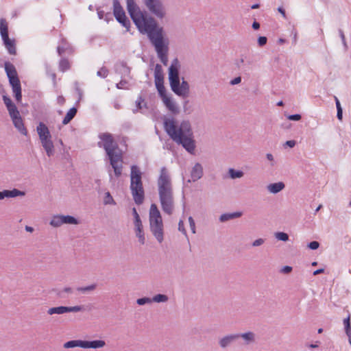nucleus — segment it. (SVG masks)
Instances as JSON below:
<instances>
[{"instance_id":"6ab92c4d","label":"nucleus","mask_w":351,"mask_h":351,"mask_svg":"<svg viewBox=\"0 0 351 351\" xmlns=\"http://www.w3.org/2000/svg\"><path fill=\"white\" fill-rule=\"evenodd\" d=\"M237 336H238V339H243L245 345L253 343L256 340V335L252 331H248L243 333H237Z\"/></svg>"},{"instance_id":"37998d69","label":"nucleus","mask_w":351,"mask_h":351,"mask_svg":"<svg viewBox=\"0 0 351 351\" xmlns=\"http://www.w3.org/2000/svg\"><path fill=\"white\" fill-rule=\"evenodd\" d=\"M119 23H121L124 27L126 28L127 31H129L130 27V20L125 16V17L117 21Z\"/></svg>"},{"instance_id":"680f3d73","label":"nucleus","mask_w":351,"mask_h":351,"mask_svg":"<svg viewBox=\"0 0 351 351\" xmlns=\"http://www.w3.org/2000/svg\"><path fill=\"white\" fill-rule=\"evenodd\" d=\"M241 77L240 76H239V77H237L232 79L230 82V84L231 85H236V84H239V83H241Z\"/></svg>"},{"instance_id":"69168bd1","label":"nucleus","mask_w":351,"mask_h":351,"mask_svg":"<svg viewBox=\"0 0 351 351\" xmlns=\"http://www.w3.org/2000/svg\"><path fill=\"white\" fill-rule=\"evenodd\" d=\"M15 99L17 102H21L22 99V93L21 90L19 92L14 93Z\"/></svg>"},{"instance_id":"c9c22d12","label":"nucleus","mask_w":351,"mask_h":351,"mask_svg":"<svg viewBox=\"0 0 351 351\" xmlns=\"http://www.w3.org/2000/svg\"><path fill=\"white\" fill-rule=\"evenodd\" d=\"M10 84L12 86L13 93L21 90V82L19 78H16L14 80L10 81Z\"/></svg>"},{"instance_id":"cd10ccee","label":"nucleus","mask_w":351,"mask_h":351,"mask_svg":"<svg viewBox=\"0 0 351 351\" xmlns=\"http://www.w3.org/2000/svg\"><path fill=\"white\" fill-rule=\"evenodd\" d=\"M84 340H71L64 344L65 348H73L80 347L83 348Z\"/></svg>"},{"instance_id":"3c124183","label":"nucleus","mask_w":351,"mask_h":351,"mask_svg":"<svg viewBox=\"0 0 351 351\" xmlns=\"http://www.w3.org/2000/svg\"><path fill=\"white\" fill-rule=\"evenodd\" d=\"M319 247V243L316 241H311L308 243V247L311 250H317Z\"/></svg>"},{"instance_id":"6e6552de","label":"nucleus","mask_w":351,"mask_h":351,"mask_svg":"<svg viewBox=\"0 0 351 351\" xmlns=\"http://www.w3.org/2000/svg\"><path fill=\"white\" fill-rule=\"evenodd\" d=\"M36 132L47 155L51 157L54 154V145L48 127L44 123L40 122L36 127Z\"/></svg>"},{"instance_id":"9b49d317","label":"nucleus","mask_w":351,"mask_h":351,"mask_svg":"<svg viewBox=\"0 0 351 351\" xmlns=\"http://www.w3.org/2000/svg\"><path fill=\"white\" fill-rule=\"evenodd\" d=\"M149 226L163 224L160 213L155 204H152L149 210Z\"/></svg>"},{"instance_id":"de8ad7c7","label":"nucleus","mask_w":351,"mask_h":351,"mask_svg":"<svg viewBox=\"0 0 351 351\" xmlns=\"http://www.w3.org/2000/svg\"><path fill=\"white\" fill-rule=\"evenodd\" d=\"M83 309L82 306H66V313L80 312Z\"/></svg>"},{"instance_id":"603ef678","label":"nucleus","mask_w":351,"mask_h":351,"mask_svg":"<svg viewBox=\"0 0 351 351\" xmlns=\"http://www.w3.org/2000/svg\"><path fill=\"white\" fill-rule=\"evenodd\" d=\"M302 116L300 114H290L287 117V119L291 121H300Z\"/></svg>"},{"instance_id":"6e6d98bb","label":"nucleus","mask_w":351,"mask_h":351,"mask_svg":"<svg viewBox=\"0 0 351 351\" xmlns=\"http://www.w3.org/2000/svg\"><path fill=\"white\" fill-rule=\"evenodd\" d=\"M267 38L265 36H259L258 38V44L260 47H263L266 45Z\"/></svg>"},{"instance_id":"39448f33","label":"nucleus","mask_w":351,"mask_h":351,"mask_svg":"<svg viewBox=\"0 0 351 351\" xmlns=\"http://www.w3.org/2000/svg\"><path fill=\"white\" fill-rule=\"evenodd\" d=\"M180 64L178 58L172 60L168 69V79L171 90L178 96L186 98L190 92V86L188 82L182 78L180 79Z\"/></svg>"},{"instance_id":"aec40b11","label":"nucleus","mask_w":351,"mask_h":351,"mask_svg":"<svg viewBox=\"0 0 351 351\" xmlns=\"http://www.w3.org/2000/svg\"><path fill=\"white\" fill-rule=\"evenodd\" d=\"M113 12L117 21L125 17V12L121 7L119 0H113Z\"/></svg>"},{"instance_id":"e2e57ef3","label":"nucleus","mask_w":351,"mask_h":351,"mask_svg":"<svg viewBox=\"0 0 351 351\" xmlns=\"http://www.w3.org/2000/svg\"><path fill=\"white\" fill-rule=\"evenodd\" d=\"M295 144H296L295 141L290 140V141H287L285 142V143L284 144V146H287V147L292 148L295 145Z\"/></svg>"},{"instance_id":"c85d7f7f","label":"nucleus","mask_w":351,"mask_h":351,"mask_svg":"<svg viewBox=\"0 0 351 351\" xmlns=\"http://www.w3.org/2000/svg\"><path fill=\"white\" fill-rule=\"evenodd\" d=\"M47 313L49 315H53V314H64L66 313V306H60L56 307H52L47 310Z\"/></svg>"},{"instance_id":"423d86ee","label":"nucleus","mask_w":351,"mask_h":351,"mask_svg":"<svg viewBox=\"0 0 351 351\" xmlns=\"http://www.w3.org/2000/svg\"><path fill=\"white\" fill-rule=\"evenodd\" d=\"M130 189L134 202L137 205L142 204L145 199V191L142 182V172L136 165L131 166Z\"/></svg>"},{"instance_id":"1a4fd4ad","label":"nucleus","mask_w":351,"mask_h":351,"mask_svg":"<svg viewBox=\"0 0 351 351\" xmlns=\"http://www.w3.org/2000/svg\"><path fill=\"white\" fill-rule=\"evenodd\" d=\"M0 34L6 49L10 55H16V49L15 41L9 38L8 26L5 19H0Z\"/></svg>"},{"instance_id":"412c9836","label":"nucleus","mask_w":351,"mask_h":351,"mask_svg":"<svg viewBox=\"0 0 351 351\" xmlns=\"http://www.w3.org/2000/svg\"><path fill=\"white\" fill-rule=\"evenodd\" d=\"M135 226L136 236L138 239V241L141 244H144L145 242V234L143 231V226L142 221L134 222Z\"/></svg>"},{"instance_id":"864d4df0","label":"nucleus","mask_w":351,"mask_h":351,"mask_svg":"<svg viewBox=\"0 0 351 351\" xmlns=\"http://www.w3.org/2000/svg\"><path fill=\"white\" fill-rule=\"evenodd\" d=\"M143 101V99L141 97H139L138 98V99L136 101V109L135 110H133V112L134 113H136L138 110H140L142 108V106H141V103Z\"/></svg>"},{"instance_id":"dca6fc26","label":"nucleus","mask_w":351,"mask_h":351,"mask_svg":"<svg viewBox=\"0 0 351 351\" xmlns=\"http://www.w3.org/2000/svg\"><path fill=\"white\" fill-rule=\"evenodd\" d=\"M106 346V342L104 340L97 339L93 341L84 340L83 348L88 349H98L101 348Z\"/></svg>"},{"instance_id":"ddd939ff","label":"nucleus","mask_w":351,"mask_h":351,"mask_svg":"<svg viewBox=\"0 0 351 351\" xmlns=\"http://www.w3.org/2000/svg\"><path fill=\"white\" fill-rule=\"evenodd\" d=\"M238 339L237 333L227 335L219 340V346L224 349L232 345L235 341Z\"/></svg>"},{"instance_id":"5701e85b","label":"nucleus","mask_w":351,"mask_h":351,"mask_svg":"<svg viewBox=\"0 0 351 351\" xmlns=\"http://www.w3.org/2000/svg\"><path fill=\"white\" fill-rule=\"evenodd\" d=\"M154 81L155 84L164 83V74L162 66L156 64L154 69Z\"/></svg>"},{"instance_id":"bf43d9fd","label":"nucleus","mask_w":351,"mask_h":351,"mask_svg":"<svg viewBox=\"0 0 351 351\" xmlns=\"http://www.w3.org/2000/svg\"><path fill=\"white\" fill-rule=\"evenodd\" d=\"M132 215H133V216L134 217V222H138V221H141V218L139 217V215L138 214L137 210H136V209L135 208H132Z\"/></svg>"},{"instance_id":"4c0bfd02","label":"nucleus","mask_w":351,"mask_h":351,"mask_svg":"<svg viewBox=\"0 0 351 351\" xmlns=\"http://www.w3.org/2000/svg\"><path fill=\"white\" fill-rule=\"evenodd\" d=\"M156 86V88L158 92V94L160 95V97L163 99L165 98V97H167V93H166V89H165V87L164 86V83H160V84H155Z\"/></svg>"},{"instance_id":"f3484780","label":"nucleus","mask_w":351,"mask_h":351,"mask_svg":"<svg viewBox=\"0 0 351 351\" xmlns=\"http://www.w3.org/2000/svg\"><path fill=\"white\" fill-rule=\"evenodd\" d=\"M150 230L154 237L159 243H162L164 240L163 224L162 226H151Z\"/></svg>"},{"instance_id":"a18cd8bd","label":"nucleus","mask_w":351,"mask_h":351,"mask_svg":"<svg viewBox=\"0 0 351 351\" xmlns=\"http://www.w3.org/2000/svg\"><path fill=\"white\" fill-rule=\"evenodd\" d=\"M136 303L141 306L145 305L146 304H150V303H152V298H147V297L141 298L137 299Z\"/></svg>"},{"instance_id":"338daca9","label":"nucleus","mask_w":351,"mask_h":351,"mask_svg":"<svg viewBox=\"0 0 351 351\" xmlns=\"http://www.w3.org/2000/svg\"><path fill=\"white\" fill-rule=\"evenodd\" d=\"M58 104L62 106L65 103V99L63 96H58L57 98Z\"/></svg>"},{"instance_id":"5fc2aeb1","label":"nucleus","mask_w":351,"mask_h":351,"mask_svg":"<svg viewBox=\"0 0 351 351\" xmlns=\"http://www.w3.org/2000/svg\"><path fill=\"white\" fill-rule=\"evenodd\" d=\"M189 226H190L191 232L193 234H195V221L192 217H189Z\"/></svg>"},{"instance_id":"0e129e2a","label":"nucleus","mask_w":351,"mask_h":351,"mask_svg":"<svg viewBox=\"0 0 351 351\" xmlns=\"http://www.w3.org/2000/svg\"><path fill=\"white\" fill-rule=\"evenodd\" d=\"M292 271V267L290 266H284L281 269V272L283 274H289Z\"/></svg>"},{"instance_id":"a19ab883","label":"nucleus","mask_w":351,"mask_h":351,"mask_svg":"<svg viewBox=\"0 0 351 351\" xmlns=\"http://www.w3.org/2000/svg\"><path fill=\"white\" fill-rule=\"evenodd\" d=\"M275 237L282 241H287L289 240L288 234L283 232H277L275 233Z\"/></svg>"},{"instance_id":"7ed1b4c3","label":"nucleus","mask_w":351,"mask_h":351,"mask_svg":"<svg viewBox=\"0 0 351 351\" xmlns=\"http://www.w3.org/2000/svg\"><path fill=\"white\" fill-rule=\"evenodd\" d=\"M98 137L101 141L98 142L97 145L104 149L110 165L114 170V175L119 178L122 173L123 169L121 151L111 134L108 132L100 133Z\"/></svg>"},{"instance_id":"4be33fe9","label":"nucleus","mask_w":351,"mask_h":351,"mask_svg":"<svg viewBox=\"0 0 351 351\" xmlns=\"http://www.w3.org/2000/svg\"><path fill=\"white\" fill-rule=\"evenodd\" d=\"M12 120L14 127L19 130V132L22 134L27 136L28 134L27 130L24 125L21 116L18 117L16 119H12Z\"/></svg>"},{"instance_id":"2eb2a0df","label":"nucleus","mask_w":351,"mask_h":351,"mask_svg":"<svg viewBox=\"0 0 351 351\" xmlns=\"http://www.w3.org/2000/svg\"><path fill=\"white\" fill-rule=\"evenodd\" d=\"M4 69L9 79V82L14 80L16 78H19L16 68L12 63L10 62H5L4 64Z\"/></svg>"},{"instance_id":"c756f323","label":"nucleus","mask_w":351,"mask_h":351,"mask_svg":"<svg viewBox=\"0 0 351 351\" xmlns=\"http://www.w3.org/2000/svg\"><path fill=\"white\" fill-rule=\"evenodd\" d=\"M49 224L55 228H58L61 226L63 224L62 219V215H56L52 217Z\"/></svg>"},{"instance_id":"2f4dec72","label":"nucleus","mask_w":351,"mask_h":351,"mask_svg":"<svg viewBox=\"0 0 351 351\" xmlns=\"http://www.w3.org/2000/svg\"><path fill=\"white\" fill-rule=\"evenodd\" d=\"M228 174L230 178L236 179L243 177L244 173L241 170H235L234 169L230 168L228 170Z\"/></svg>"},{"instance_id":"774afa93","label":"nucleus","mask_w":351,"mask_h":351,"mask_svg":"<svg viewBox=\"0 0 351 351\" xmlns=\"http://www.w3.org/2000/svg\"><path fill=\"white\" fill-rule=\"evenodd\" d=\"M278 11L282 14V16L284 19H287V14H286L285 10L282 7H279L278 8Z\"/></svg>"},{"instance_id":"20e7f679","label":"nucleus","mask_w":351,"mask_h":351,"mask_svg":"<svg viewBox=\"0 0 351 351\" xmlns=\"http://www.w3.org/2000/svg\"><path fill=\"white\" fill-rule=\"evenodd\" d=\"M157 184L162 209L164 213L170 215L174 208L173 187L170 175L165 167L160 169Z\"/></svg>"},{"instance_id":"f704fd0d","label":"nucleus","mask_w":351,"mask_h":351,"mask_svg":"<svg viewBox=\"0 0 351 351\" xmlns=\"http://www.w3.org/2000/svg\"><path fill=\"white\" fill-rule=\"evenodd\" d=\"M168 299L169 298L167 295L160 293V294H157V295H154L152 298V302H157V303L166 302L168 300Z\"/></svg>"},{"instance_id":"b1692460","label":"nucleus","mask_w":351,"mask_h":351,"mask_svg":"<svg viewBox=\"0 0 351 351\" xmlns=\"http://www.w3.org/2000/svg\"><path fill=\"white\" fill-rule=\"evenodd\" d=\"M285 187V185L282 182H278L268 184L267 186V189L269 193L276 194L284 189Z\"/></svg>"},{"instance_id":"72a5a7b5","label":"nucleus","mask_w":351,"mask_h":351,"mask_svg":"<svg viewBox=\"0 0 351 351\" xmlns=\"http://www.w3.org/2000/svg\"><path fill=\"white\" fill-rule=\"evenodd\" d=\"M70 68V63L66 58H62L59 62L60 71L64 72Z\"/></svg>"},{"instance_id":"7c9ffc66","label":"nucleus","mask_w":351,"mask_h":351,"mask_svg":"<svg viewBox=\"0 0 351 351\" xmlns=\"http://www.w3.org/2000/svg\"><path fill=\"white\" fill-rule=\"evenodd\" d=\"M62 219L63 224H78V220L73 216L71 215H62Z\"/></svg>"},{"instance_id":"393cba45","label":"nucleus","mask_w":351,"mask_h":351,"mask_svg":"<svg viewBox=\"0 0 351 351\" xmlns=\"http://www.w3.org/2000/svg\"><path fill=\"white\" fill-rule=\"evenodd\" d=\"M116 69L122 76H128L130 73V68L128 66L127 63L122 61L117 64Z\"/></svg>"},{"instance_id":"e433bc0d","label":"nucleus","mask_w":351,"mask_h":351,"mask_svg":"<svg viewBox=\"0 0 351 351\" xmlns=\"http://www.w3.org/2000/svg\"><path fill=\"white\" fill-rule=\"evenodd\" d=\"M8 112H9V114L11 117V119H16V117H20L21 114L19 113V111L18 110L16 105H13L12 107H10L8 108H7Z\"/></svg>"},{"instance_id":"a211bd4d","label":"nucleus","mask_w":351,"mask_h":351,"mask_svg":"<svg viewBox=\"0 0 351 351\" xmlns=\"http://www.w3.org/2000/svg\"><path fill=\"white\" fill-rule=\"evenodd\" d=\"M162 99L165 106L169 111H171L173 114H175L179 113V108L175 101L171 97L167 96Z\"/></svg>"},{"instance_id":"49530a36","label":"nucleus","mask_w":351,"mask_h":351,"mask_svg":"<svg viewBox=\"0 0 351 351\" xmlns=\"http://www.w3.org/2000/svg\"><path fill=\"white\" fill-rule=\"evenodd\" d=\"M97 76L105 78L108 75V70L105 67H101L97 73Z\"/></svg>"},{"instance_id":"f8f14e48","label":"nucleus","mask_w":351,"mask_h":351,"mask_svg":"<svg viewBox=\"0 0 351 351\" xmlns=\"http://www.w3.org/2000/svg\"><path fill=\"white\" fill-rule=\"evenodd\" d=\"M203 167L199 162L195 164L191 171V180H189V182H196L203 176Z\"/></svg>"},{"instance_id":"f257e3e1","label":"nucleus","mask_w":351,"mask_h":351,"mask_svg":"<svg viewBox=\"0 0 351 351\" xmlns=\"http://www.w3.org/2000/svg\"><path fill=\"white\" fill-rule=\"evenodd\" d=\"M164 129L174 142L181 145L189 153L193 154L195 141L189 121L184 120L178 125L174 119H165Z\"/></svg>"},{"instance_id":"09e8293b","label":"nucleus","mask_w":351,"mask_h":351,"mask_svg":"<svg viewBox=\"0 0 351 351\" xmlns=\"http://www.w3.org/2000/svg\"><path fill=\"white\" fill-rule=\"evenodd\" d=\"M3 102L6 106L7 108H10V107H12L13 105H15L12 101L11 100V99L6 96V95H3Z\"/></svg>"},{"instance_id":"13d9d810","label":"nucleus","mask_w":351,"mask_h":351,"mask_svg":"<svg viewBox=\"0 0 351 351\" xmlns=\"http://www.w3.org/2000/svg\"><path fill=\"white\" fill-rule=\"evenodd\" d=\"M339 36H340L341 39L342 40L343 45L345 49H346L348 48V46H347V43H346V38H345L344 33H343V32L341 29H339Z\"/></svg>"},{"instance_id":"bb28decb","label":"nucleus","mask_w":351,"mask_h":351,"mask_svg":"<svg viewBox=\"0 0 351 351\" xmlns=\"http://www.w3.org/2000/svg\"><path fill=\"white\" fill-rule=\"evenodd\" d=\"M77 112V109L75 107H73L69 109V110L66 112V116L62 120V124L66 125L68 124L76 115Z\"/></svg>"},{"instance_id":"052dcab7","label":"nucleus","mask_w":351,"mask_h":351,"mask_svg":"<svg viewBox=\"0 0 351 351\" xmlns=\"http://www.w3.org/2000/svg\"><path fill=\"white\" fill-rule=\"evenodd\" d=\"M265 242V240L263 239H256L253 243H252V246L254 247H258V246H260L261 245H263Z\"/></svg>"},{"instance_id":"ea45409f","label":"nucleus","mask_w":351,"mask_h":351,"mask_svg":"<svg viewBox=\"0 0 351 351\" xmlns=\"http://www.w3.org/2000/svg\"><path fill=\"white\" fill-rule=\"evenodd\" d=\"M73 290L71 287H64L62 290H60L57 292V295L61 298H66L64 293H73Z\"/></svg>"},{"instance_id":"9d476101","label":"nucleus","mask_w":351,"mask_h":351,"mask_svg":"<svg viewBox=\"0 0 351 351\" xmlns=\"http://www.w3.org/2000/svg\"><path fill=\"white\" fill-rule=\"evenodd\" d=\"M149 11L157 18L162 19L166 14L165 9L161 0H143Z\"/></svg>"},{"instance_id":"0eeeda50","label":"nucleus","mask_w":351,"mask_h":351,"mask_svg":"<svg viewBox=\"0 0 351 351\" xmlns=\"http://www.w3.org/2000/svg\"><path fill=\"white\" fill-rule=\"evenodd\" d=\"M154 47L158 58L161 62L167 66L168 63L169 39L165 37L164 30L156 32L155 35L149 38Z\"/></svg>"},{"instance_id":"c03bdc74","label":"nucleus","mask_w":351,"mask_h":351,"mask_svg":"<svg viewBox=\"0 0 351 351\" xmlns=\"http://www.w3.org/2000/svg\"><path fill=\"white\" fill-rule=\"evenodd\" d=\"M97 15H98V17H99V19H104L106 21H108V18L111 17V13L110 12H108V13L106 14L104 11L99 10H97Z\"/></svg>"},{"instance_id":"473e14b6","label":"nucleus","mask_w":351,"mask_h":351,"mask_svg":"<svg viewBox=\"0 0 351 351\" xmlns=\"http://www.w3.org/2000/svg\"><path fill=\"white\" fill-rule=\"evenodd\" d=\"M104 205H116V202L113 199L109 191L105 193V195L104 197Z\"/></svg>"},{"instance_id":"79ce46f5","label":"nucleus","mask_w":351,"mask_h":351,"mask_svg":"<svg viewBox=\"0 0 351 351\" xmlns=\"http://www.w3.org/2000/svg\"><path fill=\"white\" fill-rule=\"evenodd\" d=\"M343 324L345 327L346 333H350L351 331V323H350V315L343 319Z\"/></svg>"},{"instance_id":"58836bf2","label":"nucleus","mask_w":351,"mask_h":351,"mask_svg":"<svg viewBox=\"0 0 351 351\" xmlns=\"http://www.w3.org/2000/svg\"><path fill=\"white\" fill-rule=\"evenodd\" d=\"M97 285L95 284H93L86 287H80L77 288V291L81 292L82 293H85L88 291H91L95 289Z\"/></svg>"},{"instance_id":"4d7b16f0","label":"nucleus","mask_w":351,"mask_h":351,"mask_svg":"<svg viewBox=\"0 0 351 351\" xmlns=\"http://www.w3.org/2000/svg\"><path fill=\"white\" fill-rule=\"evenodd\" d=\"M128 82L126 80H121L119 83L116 84V86L118 89H123L125 88Z\"/></svg>"},{"instance_id":"f03ea898","label":"nucleus","mask_w":351,"mask_h":351,"mask_svg":"<svg viewBox=\"0 0 351 351\" xmlns=\"http://www.w3.org/2000/svg\"><path fill=\"white\" fill-rule=\"evenodd\" d=\"M127 9L134 23L142 34H147L148 38L154 36L156 32L164 30L158 25L152 16H146L136 5L134 0H126Z\"/></svg>"},{"instance_id":"a878e982","label":"nucleus","mask_w":351,"mask_h":351,"mask_svg":"<svg viewBox=\"0 0 351 351\" xmlns=\"http://www.w3.org/2000/svg\"><path fill=\"white\" fill-rule=\"evenodd\" d=\"M242 215L241 212H234L231 213H223L219 217L221 222H225L233 219L239 218Z\"/></svg>"},{"instance_id":"4468645a","label":"nucleus","mask_w":351,"mask_h":351,"mask_svg":"<svg viewBox=\"0 0 351 351\" xmlns=\"http://www.w3.org/2000/svg\"><path fill=\"white\" fill-rule=\"evenodd\" d=\"M25 193L20 191L17 189H13L12 190H3L0 191V200L3 199L5 197H16L18 196H24Z\"/></svg>"},{"instance_id":"8fccbe9b","label":"nucleus","mask_w":351,"mask_h":351,"mask_svg":"<svg viewBox=\"0 0 351 351\" xmlns=\"http://www.w3.org/2000/svg\"><path fill=\"white\" fill-rule=\"evenodd\" d=\"M178 230H179V231H180L182 233H183L186 237L187 240L189 241L187 232L184 228V222L182 220H180L178 223Z\"/></svg>"}]
</instances>
